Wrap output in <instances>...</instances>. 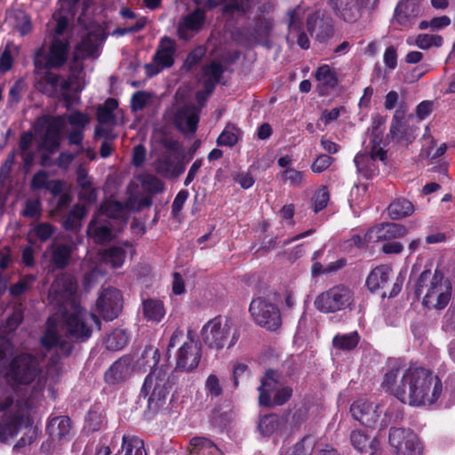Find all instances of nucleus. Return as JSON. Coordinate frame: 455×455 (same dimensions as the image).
<instances>
[{"label": "nucleus", "instance_id": "nucleus-47", "mask_svg": "<svg viewBox=\"0 0 455 455\" xmlns=\"http://www.w3.org/2000/svg\"><path fill=\"white\" fill-rule=\"evenodd\" d=\"M60 116L65 117V124L68 122L72 129L85 130L87 124L90 123V117L86 113L76 110L61 115Z\"/></svg>", "mask_w": 455, "mask_h": 455}, {"label": "nucleus", "instance_id": "nucleus-40", "mask_svg": "<svg viewBox=\"0 0 455 455\" xmlns=\"http://www.w3.org/2000/svg\"><path fill=\"white\" fill-rule=\"evenodd\" d=\"M124 455H147L144 442L133 435H124L122 437Z\"/></svg>", "mask_w": 455, "mask_h": 455}, {"label": "nucleus", "instance_id": "nucleus-22", "mask_svg": "<svg viewBox=\"0 0 455 455\" xmlns=\"http://www.w3.org/2000/svg\"><path fill=\"white\" fill-rule=\"evenodd\" d=\"M307 30L319 42H323L333 34V27L330 18H324L320 12H316L307 18Z\"/></svg>", "mask_w": 455, "mask_h": 455}, {"label": "nucleus", "instance_id": "nucleus-4", "mask_svg": "<svg viewBox=\"0 0 455 455\" xmlns=\"http://www.w3.org/2000/svg\"><path fill=\"white\" fill-rule=\"evenodd\" d=\"M175 383L176 377L168 365L155 367L147 375L140 390V397L147 401L148 415H155L164 408Z\"/></svg>", "mask_w": 455, "mask_h": 455}, {"label": "nucleus", "instance_id": "nucleus-56", "mask_svg": "<svg viewBox=\"0 0 455 455\" xmlns=\"http://www.w3.org/2000/svg\"><path fill=\"white\" fill-rule=\"evenodd\" d=\"M36 236L41 241L45 242L49 240L55 231V228L48 223H39L33 228Z\"/></svg>", "mask_w": 455, "mask_h": 455}, {"label": "nucleus", "instance_id": "nucleus-3", "mask_svg": "<svg viewBox=\"0 0 455 455\" xmlns=\"http://www.w3.org/2000/svg\"><path fill=\"white\" fill-rule=\"evenodd\" d=\"M407 398L403 403L411 406H425L435 403L443 390L437 376L422 367H409V376L405 378Z\"/></svg>", "mask_w": 455, "mask_h": 455}, {"label": "nucleus", "instance_id": "nucleus-60", "mask_svg": "<svg viewBox=\"0 0 455 455\" xmlns=\"http://www.w3.org/2000/svg\"><path fill=\"white\" fill-rule=\"evenodd\" d=\"M149 94L146 92H136L131 100V108L132 111L137 112L142 110L149 101Z\"/></svg>", "mask_w": 455, "mask_h": 455}, {"label": "nucleus", "instance_id": "nucleus-15", "mask_svg": "<svg viewBox=\"0 0 455 455\" xmlns=\"http://www.w3.org/2000/svg\"><path fill=\"white\" fill-rule=\"evenodd\" d=\"M189 334L190 331L188 333V340L182 343L176 355V368L184 371L196 369L202 357L201 346L189 338Z\"/></svg>", "mask_w": 455, "mask_h": 455}, {"label": "nucleus", "instance_id": "nucleus-43", "mask_svg": "<svg viewBox=\"0 0 455 455\" xmlns=\"http://www.w3.org/2000/svg\"><path fill=\"white\" fill-rule=\"evenodd\" d=\"M86 209L83 205L76 204L69 212L67 219L64 220L63 227L67 230H76L81 227L80 221L86 215Z\"/></svg>", "mask_w": 455, "mask_h": 455}, {"label": "nucleus", "instance_id": "nucleus-42", "mask_svg": "<svg viewBox=\"0 0 455 455\" xmlns=\"http://www.w3.org/2000/svg\"><path fill=\"white\" fill-rule=\"evenodd\" d=\"M128 342V336L123 330H115L109 333L105 340L106 348L112 351H116L124 348Z\"/></svg>", "mask_w": 455, "mask_h": 455}, {"label": "nucleus", "instance_id": "nucleus-62", "mask_svg": "<svg viewBox=\"0 0 455 455\" xmlns=\"http://www.w3.org/2000/svg\"><path fill=\"white\" fill-rule=\"evenodd\" d=\"M42 205L38 199L27 200L22 215L28 218H39L41 215Z\"/></svg>", "mask_w": 455, "mask_h": 455}, {"label": "nucleus", "instance_id": "nucleus-20", "mask_svg": "<svg viewBox=\"0 0 455 455\" xmlns=\"http://www.w3.org/2000/svg\"><path fill=\"white\" fill-rule=\"evenodd\" d=\"M280 386L279 373L274 370L266 371L260 379V386L258 387L259 405L272 407V393L275 392Z\"/></svg>", "mask_w": 455, "mask_h": 455}, {"label": "nucleus", "instance_id": "nucleus-21", "mask_svg": "<svg viewBox=\"0 0 455 455\" xmlns=\"http://www.w3.org/2000/svg\"><path fill=\"white\" fill-rule=\"evenodd\" d=\"M287 419L275 413L266 414L259 419L257 429L263 437L282 435L286 428Z\"/></svg>", "mask_w": 455, "mask_h": 455}, {"label": "nucleus", "instance_id": "nucleus-57", "mask_svg": "<svg viewBox=\"0 0 455 455\" xmlns=\"http://www.w3.org/2000/svg\"><path fill=\"white\" fill-rule=\"evenodd\" d=\"M103 424V417L95 411H90L85 419V428L88 431H98Z\"/></svg>", "mask_w": 455, "mask_h": 455}, {"label": "nucleus", "instance_id": "nucleus-10", "mask_svg": "<svg viewBox=\"0 0 455 455\" xmlns=\"http://www.w3.org/2000/svg\"><path fill=\"white\" fill-rule=\"evenodd\" d=\"M336 15L347 23H355L364 13L371 15L379 0H331Z\"/></svg>", "mask_w": 455, "mask_h": 455}, {"label": "nucleus", "instance_id": "nucleus-44", "mask_svg": "<svg viewBox=\"0 0 455 455\" xmlns=\"http://www.w3.org/2000/svg\"><path fill=\"white\" fill-rule=\"evenodd\" d=\"M360 336L357 331H352L347 334H338L334 336L332 343L337 348L342 350H352L359 343Z\"/></svg>", "mask_w": 455, "mask_h": 455}, {"label": "nucleus", "instance_id": "nucleus-36", "mask_svg": "<svg viewBox=\"0 0 455 455\" xmlns=\"http://www.w3.org/2000/svg\"><path fill=\"white\" fill-rule=\"evenodd\" d=\"M388 215L393 220H400L411 216L414 211V205L409 200L400 197L394 200L387 208Z\"/></svg>", "mask_w": 455, "mask_h": 455}, {"label": "nucleus", "instance_id": "nucleus-39", "mask_svg": "<svg viewBox=\"0 0 455 455\" xmlns=\"http://www.w3.org/2000/svg\"><path fill=\"white\" fill-rule=\"evenodd\" d=\"M98 52V43L95 36L88 35L84 37L77 44L75 50L74 58L76 60L84 59L88 57L95 58Z\"/></svg>", "mask_w": 455, "mask_h": 455}, {"label": "nucleus", "instance_id": "nucleus-5", "mask_svg": "<svg viewBox=\"0 0 455 455\" xmlns=\"http://www.w3.org/2000/svg\"><path fill=\"white\" fill-rule=\"evenodd\" d=\"M82 68L78 72H71L67 78L51 71L45 72L36 83V88L50 97H60L67 109L79 102V98L72 95L71 92H80L84 88V83L80 76Z\"/></svg>", "mask_w": 455, "mask_h": 455}, {"label": "nucleus", "instance_id": "nucleus-23", "mask_svg": "<svg viewBox=\"0 0 455 455\" xmlns=\"http://www.w3.org/2000/svg\"><path fill=\"white\" fill-rule=\"evenodd\" d=\"M68 52V41L64 38L55 37L49 48L45 67L47 68H57L61 67L67 61Z\"/></svg>", "mask_w": 455, "mask_h": 455}, {"label": "nucleus", "instance_id": "nucleus-33", "mask_svg": "<svg viewBox=\"0 0 455 455\" xmlns=\"http://www.w3.org/2000/svg\"><path fill=\"white\" fill-rule=\"evenodd\" d=\"M352 445L360 451H368L373 455L377 452L379 447V443L377 439L369 440L367 435L360 430L353 431L350 435Z\"/></svg>", "mask_w": 455, "mask_h": 455}, {"label": "nucleus", "instance_id": "nucleus-46", "mask_svg": "<svg viewBox=\"0 0 455 455\" xmlns=\"http://www.w3.org/2000/svg\"><path fill=\"white\" fill-rule=\"evenodd\" d=\"M241 131L234 124H228L217 139L218 146L232 147L238 141Z\"/></svg>", "mask_w": 455, "mask_h": 455}, {"label": "nucleus", "instance_id": "nucleus-64", "mask_svg": "<svg viewBox=\"0 0 455 455\" xmlns=\"http://www.w3.org/2000/svg\"><path fill=\"white\" fill-rule=\"evenodd\" d=\"M282 177L292 186H300L303 182V173L293 168H287L283 171Z\"/></svg>", "mask_w": 455, "mask_h": 455}, {"label": "nucleus", "instance_id": "nucleus-19", "mask_svg": "<svg viewBox=\"0 0 455 455\" xmlns=\"http://www.w3.org/2000/svg\"><path fill=\"white\" fill-rule=\"evenodd\" d=\"M199 122V109L194 105H185L179 108L174 116L177 128L184 133L194 134Z\"/></svg>", "mask_w": 455, "mask_h": 455}, {"label": "nucleus", "instance_id": "nucleus-14", "mask_svg": "<svg viewBox=\"0 0 455 455\" xmlns=\"http://www.w3.org/2000/svg\"><path fill=\"white\" fill-rule=\"evenodd\" d=\"M409 376V368L402 370L396 363L384 374L381 387L402 403L407 398V384L405 378Z\"/></svg>", "mask_w": 455, "mask_h": 455}, {"label": "nucleus", "instance_id": "nucleus-35", "mask_svg": "<svg viewBox=\"0 0 455 455\" xmlns=\"http://www.w3.org/2000/svg\"><path fill=\"white\" fill-rule=\"evenodd\" d=\"M142 314L147 321L159 323L165 315V309L161 300L149 299L142 303Z\"/></svg>", "mask_w": 455, "mask_h": 455}, {"label": "nucleus", "instance_id": "nucleus-16", "mask_svg": "<svg viewBox=\"0 0 455 455\" xmlns=\"http://www.w3.org/2000/svg\"><path fill=\"white\" fill-rule=\"evenodd\" d=\"M417 129L405 118V111L398 108L393 116L388 136L397 142L411 144L417 137Z\"/></svg>", "mask_w": 455, "mask_h": 455}, {"label": "nucleus", "instance_id": "nucleus-2", "mask_svg": "<svg viewBox=\"0 0 455 455\" xmlns=\"http://www.w3.org/2000/svg\"><path fill=\"white\" fill-rule=\"evenodd\" d=\"M76 291L75 278L62 274L55 278L48 292L49 302L59 307L60 313L48 317L40 342L46 350L55 348L64 356L73 349L67 339L84 341L92 335V329L85 323L86 311L76 301Z\"/></svg>", "mask_w": 455, "mask_h": 455}, {"label": "nucleus", "instance_id": "nucleus-49", "mask_svg": "<svg viewBox=\"0 0 455 455\" xmlns=\"http://www.w3.org/2000/svg\"><path fill=\"white\" fill-rule=\"evenodd\" d=\"M174 165L175 163L169 155H163L156 161L155 169L160 175L172 178Z\"/></svg>", "mask_w": 455, "mask_h": 455}, {"label": "nucleus", "instance_id": "nucleus-28", "mask_svg": "<svg viewBox=\"0 0 455 455\" xmlns=\"http://www.w3.org/2000/svg\"><path fill=\"white\" fill-rule=\"evenodd\" d=\"M408 233L405 226L398 223H382L379 226L371 229L369 235L370 238L372 235L377 240H392L395 238L403 237Z\"/></svg>", "mask_w": 455, "mask_h": 455}, {"label": "nucleus", "instance_id": "nucleus-6", "mask_svg": "<svg viewBox=\"0 0 455 455\" xmlns=\"http://www.w3.org/2000/svg\"><path fill=\"white\" fill-rule=\"evenodd\" d=\"M425 292L422 303L428 308L443 309L451 299V285L444 280L441 271L435 269L434 273L424 270L419 276L415 293L419 297Z\"/></svg>", "mask_w": 455, "mask_h": 455}, {"label": "nucleus", "instance_id": "nucleus-29", "mask_svg": "<svg viewBox=\"0 0 455 455\" xmlns=\"http://www.w3.org/2000/svg\"><path fill=\"white\" fill-rule=\"evenodd\" d=\"M224 71V67L216 61L206 64L202 68V73L199 80L204 84V87L208 90V92H213Z\"/></svg>", "mask_w": 455, "mask_h": 455}, {"label": "nucleus", "instance_id": "nucleus-59", "mask_svg": "<svg viewBox=\"0 0 455 455\" xmlns=\"http://www.w3.org/2000/svg\"><path fill=\"white\" fill-rule=\"evenodd\" d=\"M292 388L288 386H280L272 396L273 406L284 404L292 395Z\"/></svg>", "mask_w": 455, "mask_h": 455}, {"label": "nucleus", "instance_id": "nucleus-31", "mask_svg": "<svg viewBox=\"0 0 455 455\" xmlns=\"http://www.w3.org/2000/svg\"><path fill=\"white\" fill-rule=\"evenodd\" d=\"M392 269L387 265L375 267L366 279V285L371 291L383 289L387 284Z\"/></svg>", "mask_w": 455, "mask_h": 455}, {"label": "nucleus", "instance_id": "nucleus-48", "mask_svg": "<svg viewBox=\"0 0 455 455\" xmlns=\"http://www.w3.org/2000/svg\"><path fill=\"white\" fill-rule=\"evenodd\" d=\"M124 205L117 201H106L100 206V212L97 215H106L109 218L117 219L123 216L124 214Z\"/></svg>", "mask_w": 455, "mask_h": 455}, {"label": "nucleus", "instance_id": "nucleus-1", "mask_svg": "<svg viewBox=\"0 0 455 455\" xmlns=\"http://www.w3.org/2000/svg\"><path fill=\"white\" fill-rule=\"evenodd\" d=\"M61 373L59 355L51 357L44 372L30 355L22 354L12 361L6 376L15 384L13 395L0 397V411H5L0 425L2 442L13 437L20 428L30 427V414L43 401L45 392L55 399L54 385Z\"/></svg>", "mask_w": 455, "mask_h": 455}, {"label": "nucleus", "instance_id": "nucleus-61", "mask_svg": "<svg viewBox=\"0 0 455 455\" xmlns=\"http://www.w3.org/2000/svg\"><path fill=\"white\" fill-rule=\"evenodd\" d=\"M206 50L204 46L196 47L186 58L183 67L189 70L194 65L198 63L205 55Z\"/></svg>", "mask_w": 455, "mask_h": 455}, {"label": "nucleus", "instance_id": "nucleus-8", "mask_svg": "<svg viewBox=\"0 0 455 455\" xmlns=\"http://www.w3.org/2000/svg\"><path fill=\"white\" fill-rule=\"evenodd\" d=\"M354 292L344 284H337L321 292L315 300V307L323 313H336L353 304Z\"/></svg>", "mask_w": 455, "mask_h": 455}, {"label": "nucleus", "instance_id": "nucleus-45", "mask_svg": "<svg viewBox=\"0 0 455 455\" xmlns=\"http://www.w3.org/2000/svg\"><path fill=\"white\" fill-rule=\"evenodd\" d=\"M8 20L21 36L27 35L31 29L30 19L24 12L15 11L10 13Z\"/></svg>", "mask_w": 455, "mask_h": 455}, {"label": "nucleus", "instance_id": "nucleus-11", "mask_svg": "<svg viewBox=\"0 0 455 455\" xmlns=\"http://www.w3.org/2000/svg\"><path fill=\"white\" fill-rule=\"evenodd\" d=\"M370 152L358 153L354 162L358 173L365 179H371L379 173L377 160L384 162L387 157V151L380 146L379 135L371 140Z\"/></svg>", "mask_w": 455, "mask_h": 455}, {"label": "nucleus", "instance_id": "nucleus-55", "mask_svg": "<svg viewBox=\"0 0 455 455\" xmlns=\"http://www.w3.org/2000/svg\"><path fill=\"white\" fill-rule=\"evenodd\" d=\"M36 281V276L33 275H28L24 276L20 281L17 283L13 284L10 288V292L12 296H19L25 292L32 283Z\"/></svg>", "mask_w": 455, "mask_h": 455}, {"label": "nucleus", "instance_id": "nucleus-38", "mask_svg": "<svg viewBox=\"0 0 455 455\" xmlns=\"http://www.w3.org/2000/svg\"><path fill=\"white\" fill-rule=\"evenodd\" d=\"M70 429V419L66 416L53 418L47 425V431L52 438H66Z\"/></svg>", "mask_w": 455, "mask_h": 455}, {"label": "nucleus", "instance_id": "nucleus-18", "mask_svg": "<svg viewBox=\"0 0 455 455\" xmlns=\"http://www.w3.org/2000/svg\"><path fill=\"white\" fill-rule=\"evenodd\" d=\"M65 127V117L55 116L48 124L41 148L48 154H53L60 148V133Z\"/></svg>", "mask_w": 455, "mask_h": 455}, {"label": "nucleus", "instance_id": "nucleus-32", "mask_svg": "<svg viewBox=\"0 0 455 455\" xmlns=\"http://www.w3.org/2000/svg\"><path fill=\"white\" fill-rule=\"evenodd\" d=\"M132 252V245L128 243H123L121 245L112 246L106 250L103 254V260L110 264L113 267H119L123 265L127 251Z\"/></svg>", "mask_w": 455, "mask_h": 455}, {"label": "nucleus", "instance_id": "nucleus-54", "mask_svg": "<svg viewBox=\"0 0 455 455\" xmlns=\"http://www.w3.org/2000/svg\"><path fill=\"white\" fill-rule=\"evenodd\" d=\"M226 2V12H248L257 2V0H223Z\"/></svg>", "mask_w": 455, "mask_h": 455}, {"label": "nucleus", "instance_id": "nucleus-17", "mask_svg": "<svg viewBox=\"0 0 455 455\" xmlns=\"http://www.w3.org/2000/svg\"><path fill=\"white\" fill-rule=\"evenodd\" d=\"M205 19V12L202 8H196L192 12L182 17L177 27L179 38L184 41L192 39L203 28Z\"/></svg>", "mask_w": 455, "mask_h": 455}, {"label": "nucleus", "instance_id": "nucleus-34", "mask_svg": "<svg viewBox=\"0 0 455 455\" xmlns=\"http://www.w3.org/2000/svg\"><path fill=\"white\" fill-rule=\"evenodd\" d=\"M315 77L322 92L329 88H334L339 82L335 70L327 64L320 66L315 70Z\"/></svg>", "mask_w": 455, "mask_h": 455}, {"label": "nucleus", "instance_id": "nucleus-26", "mask_svg": "<svg viewBox=\"0 0 455 455\" xmlns=\"http://www.w3.org/2000/svg\"><path fill=\"white\" fill-rule=\"evenodd\" d=\"M72 249L71 244L53 242L47 248L44 255L50 256V260L55 268L62 269L69 262Z\"/></svg>", "mask_w": 455, "mask_h": 455}, {"label": "nucleus", "instance_id": "nucleus-41", "mask_svg": "<svg viewBox=\"0 0 455 455\" xmlns=\"http://www.w3.org/2000/svg\"><path fill=\"white\" fill-rule=\"evenodd\" d=\"M118 108V102L116 99L108 98L105 103L98 108L97 119L101 124H114L116 116L114 111Z\"/></svg>", "mask_w": 455, "mask_h": 455}, {"label": "nucleus", "instance_id": "nucleus-58", "mask_svg": "<svg viewBox=\"0 0 455 455\" xmlns=\"http://www.w3.org/2000/svg\"><path fill=\"white\" fill-rule=\"evenodd\" d=\"M49 174L46 171L40 170L36 172L31 180L30 187L33 190L46 189L49 184Z\"/></svg>", "mask_w": 455, "mask_h": 455}, {"label": "nucleus", "instance_id": "nucleus-51", "mask_svg": "<svg viewBox=\"0 0 455 455\" xmlns=\"http://www.w3.org/2000/svg\"><path fill=\"white\" fill-rule=\"evenodd\" d=\"M421 140L423 141V145L419 153V157L422 159H429L430 156H432L433 149L435 147L436 142L430 133L428 126H426L425 133Z\"/></svg>", "mask_w": 455, "mask_h": 455}, {"label": "nucleus", "instance_id": "nucleus-37", "mask_svg": "<svg viewBox=\"0 0 455 455\" xmlns=\"http://www.w3.org/2000/svg\"><path fill=\"white\" fill-rule=\"evenodd\" d=\"M189 455H220L219 448L209 439L194 437L190 441Z\"/></svg>", "mask_w": 455, "mask_h": 455}, {"label": "nucleus", "instance_id": "nucleus-27", "mask_svg": "<svg viewBox=\"0 0 455 455\" xmlns=\"http://www.w3.org/2000/svg\"><path fill=\"white\" fill-rule=\"evenodd\" d=\"M132 372L131 360L128 357H121L105 372V379L109 384H116L129 379Z\"/></svg>", "mask_w": 455, "mask_h": 455}, {"label": "nucleus", "instance_id": "nucleus-25", "mask_svg": "<svg viewBox=\"0 0 455 455\" xmlns=\"http://www.w3.org/2000/svg\"><path fill=\"white\" fill-rule=\"evenodd\" d=\"M88 235L97 243L108 242L112 236L109 221L101 215H95L87 228Z\"/></svg>", "mask_w": 455, "mask_h": 455}, {"label": "nucleus", "instance_id": "nucleus-52", "mask_svg": "<svg viewBox=\"0 0 455 455\" xmlns=\"http://www.w3.org/2000/svg\"><path fill=\"white\" fill-rule=\"evenodd\" d=\"M330 200V194L326 187L320 188L314 195L312 198V204L314 207V212L317 213L318 212L324 209L328 202Z\"/></svg>", "mask_w": 455, "mask_h": 455}, {"label": "nucleus", "instance_id": "nucleus-7", "mask_svg": "<svg viewBox=\"0 0 455 455\" xmlns=\"http://www.w3.org/2000/svg\"><path fill=\"white\" fill-rule=\"evenodd\" d=\"M202 339L206 346L217 350L224 347H234L240 338V332L232 319L216 316L203 327Z\"/></svg>", "mask_w": 455, "mask_h": 455}, {"label": "nucleus", "instance_id": "nucleus-50", "mask_svg": "<svg viewBox=\"0 0 455 455\" xmlns=\"http://www.w3.org/2000/svg\"><path fill=\"white\" fill-rule=\"evenodd\" d=\"M443 43V39L439 35L420 34L416 39V45L423 50L432 46L440 47Z\"/></svg>", "mask_w": 455, "mask_h": 455}, {"label": "nucleus", "instance_id": "nucleus-53", "mask_svg": "<svg viewBox=\"0 0 455 455\" xmlns=\"http://www.w3.org/2000/svg\"><path fill=\"white\" fill-rule=\"evenodd\" d=\"M206 393L211 397H219L222 395L223 389L219 377L215 374H210L204 383Z\"/></svg>", "mask_w": 455, "mask_h": 455}, {"label": "nucleus", "instance_id": "nucleus-12", "mask_svg": "<svg viewBox=\"0 0 455 455\" xmlns=\"http://www.w3.org/2000/svg\"><path fill=\"white\" fill-rule=\"evenodd\" d=\"M388 439L397 455H421V443L416 434L410 429L391 427Z\"/></svg>", "mask_w": 455, "mask_h": 455}, {"label": "nucleus", "instance_id": "nucleus-30", "mask_svg": "<svg viewBox=\"0 0 455 455\" xmlns=\"http://www.w3.org/2000/svg\"><path fill=\"white\" fill-rule=\"evenodd\" d=\"M350 411L355 419L367 427L375 423L379 417L372 405L363 401L355 402L351 405Z\"/></svg>", "mask_w": 455, "mask_h": 455}, {"label": "nucleus", "instance_id": "nucleus-63", "mask_svg": "<svg viewBox=\"0 0 455 455\" xmlns=\"http://www.w3.org/2000/svg\"><path fill=\"white\" fill-rule=\"evenodd\" d=\"M333 158L328 155H319L311 165V170L315 173H321L328 169L332 164Z\"/></svg>", "mask_w": 455, "mask_h": 455}, {"label": "nucleus", "instance_id": "nucleus-9", "mask_svg": "<svg viewBox=\"0 0 455 455\" xmlns=\"http://www.w3.org/2000/svg\"><path fill=\"white\" fill-rule=\"evenodd\" d=\"M249 312L256 324L268 331H276L282 325L279 308L261 297H257L251 301Z\"/></svg>", "mask_w": 455, "mask_h": 455}, {"label": "nucleus", "instance_id": "nucleus-24", "mask_svg": "<svg viewBox=\"0 0 455 455\" xmlns=\"http://www.w3.org/2000/svg\"><path fill=\"white\" fill-rule=\"evenodd\" d=\"M175 52V41L168 36H164L159 42L157 50L153 57V60L161 69L171 68L174 63Z\"/></svg>", "mask_w": 455, "mask_h": 455}, {"label": "nucleus", "instance_id": "nucleus-13", "mask_svg": "<svg viewBox=\"0 0 455 455\" xmlns=\"http://www.w3.org/2000/svg\"><path fill=\"white\" fill-rule=\"evenodd\" d=\"M96 307L105 320L116 319L123 307L121 292L113 287L102 289L97 299Z\"/></svg>", "mask_w": 455, "mask_h": 455}]
</instances>
